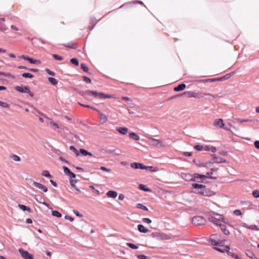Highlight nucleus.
Returning <instances> with one entry per match:
<instances>
[{
    "label": "nucleus",
    "mask_w": 259,
    "mask_h": 259,
    "mask_svg": "<svg viewBox=\"0 0 259 259\" xmlns=\"http://www.w3.org/2000/svg\"><path fill=\"white\" fill-rule=\"evenodd\" d=\"M254 146L257 149L259 150V141L256 140L254 142Z\"/></svg>",
    "instance_id": "052dcab7"
},
{
    "label": "nucleus",
    "mask_w": 259,
    "mask_h": 259,
    "mask_svg": "<svg viewBox=\"0 0 259 259\" xmlns=\"http://www.w3.org/2000/svg\"><path fill=\"white\" fill-rule=\"evenodd\" d=\"M0 75H5L6 76L12 77L13 78H14V76L9 73H6L5 72L0 71Z\"/></svg>",
    "instance_id": "5fc2aeb1"
},
{
    "label": "nucleus",
    "mask_w": 259,
    "mask_h": 259,
    "mask_svg": "<svg viewBox=\"0 0 259 259\" xmlns=\"http://www.w3.org/2000/svg\"><path fill=\"white\" fill-rule=\"evenodd\" d=\"M137 257L139 259H150L149 257H147V256L143 254L138 255H137Z\"/></svg>",
    "instance_id": "864d4df0"
},
{
    "label": "nucleus",
    "mask_w": 259,
    "mask_h": 259,
    "mask_svg": "<svg viewBox=\"0 0 259 259\" xmlns=\"http://www.w3.org/2000/svg\"><path fill=\"white\" fill-rule=\"evenodd\" d=\"M80 95L85 98V99H88L89 96L91 95L90 90H87L86 91H81L79 92Z\"/></svg>",
    "instance_id": "c85d7f7f"
},
{
    "label": "nucleus",
    "mask_w": 259,
    "mask_h": 259,
    "mask_svg": "<svg viewBox=\"0 0 259 259\" xmlns=\"http://www.w3.org/2000/svg\"><path fill=\"white\" fill-rule=\"evenodd\" d=\"M139 188L140 190L146 191V192H150L151 191V190L149 188H146V186L143 184H140L139 186Z\"/></svg>",
    "instance_id": "2f4dec72"
},
{
    "label": "nucleus",
    "mask_w": 259,
    "mask_h": 259,
    "mask_svg": "<svg viewBox=\"0 0 259 259\" xmlns=\"http://www.w3.org/2000/svg\"><path fill=\"white\" fill-rule=\"evenodd\" d=\"M73 212L78 217H82V215L80 214L77 210H73Z\"/></svg>",
    "instance_id": "774afa93"
},
{
    "label": "nucleus",
    "mask_w": 259,
    "mask_h": 259,
    "mask_svg": "<svg viewBox=\"0 0 259 259\" xmlns=\"http://www.w3.org/2000/svg\"><path fill=\"white\" fill-rule=\"evenodd\" d=\"M217 226H219L221 231L223 232V233L226 235H230V233L229 230L227 228L225 224H223V223H220L216 225Z\"/></svg>",
    "instance_id": "a211bd4d"
},
{
    "label": "nucleus",
    "mask_w": 259,
    "mask_h": 259,
    "mask_svg": "<svg viewBox=\"0 0 259 259\" xmlns=\"http://www.w3.org/2000/svg\"><path fill=\"white\" fill-rule=\"evenodd\" d=\"M30 107L33 110V111H32L33 113H34V114H36V113H37L41 116V115L40 114V113L41 112L39 111L37 109H36L34 106L31 105Z\"/></svg>",
    "instance_id": "c03bdc74"
},
{
    "label": "nucleus",
    "mask_w": 259,
    "mask_h": 259,
    "mask_svg": "<svg viewBox=\"0 0 259 259\" xmlns=\"http://www.w3.org/2000/svg\"><path fill=\"white\" fill-rule=\"evenodd\" d=\"M52 214L53 216L59 218H61L62 216L61 214L59 212H58V211H56V210H53L52 211Z\"/></svg>",
    "instance_id": "f704fd0d"
},
{
    "label": "nucleus",
    "mask_w": 259,
    "mask_h": 259,
    "mask_svg": "<svg viewBox=\"0 0 259 259\" xmlns=\"http://www.w3.org/2000/svg\"><path fill=\"white\" fill-rule=\"evenodd\" d=\"M65 219L66 220H68L69 221H70V222H72L73 221V218L70 216H68V215H66L65 216Z\"/></svg>",
    "instance_id": "338daca9"
},
{
    "label": "nucleus",
    "mask_w": 259,
    "mask_h": 259,
    "mask_svg": "<svg viewBox=\"0 0 259 259\" xmlns=\"http://www.w3.org/2000/svg\"><path fill=\"white\" fill-rule=\"evenodd\" d=\"M129 137L135 141H139L140 139V136L134 132L130 133Z\"/></svg>",
    "instance_id": "393cba45"
},
{
    "label": "nucleus",
    "mask_w": 259,
    "mask_h": 259,
    "mask_svg": "<svg viewBox=\"0 0 259 259\" xmlns=\"http://www.w3.org/2000/svg\"><path fill=\"white\" fill-rule=\"evenodd\" d=\"M226 241V239H222L221 240L217 241L214 239H211V245L214 246L223 247L225 246V243Z\"/></svg>",
    "instance_id": "ddd939ff"
},
{
    "label": "nucleus",
    "mask_w": 259,
    "mask_h": 259,
    "mask_svg": "<svg viewBox=\"0 0 259 259\" xmlns=\"http://www.w3.org/2000/svg\"><path fill=\"white\" fill-rule=\"evenodd\" d=\"M155 237L158 240H166L170 239V237L169 235L162 233H157L155 235Z\"/></svg>",
    "instance_id": "dca6fc26"
},
{
    "label": "nucleus",
    "mask_w": 259,
    "mask_h": 259,
    "mask_svg": "<svg viewBox=\"0 0 259 259\" xmlns=\"http://www.w3.org/2000/svg\"><path fill=\"white\" fill-rule=\"evenodd\" d=\"M18 207L22 210H23V211H28V212H31V210L30 209V208H29V207H27L25 205H24L23 204H19L18 205Z\"/></svg>",
    "instance_id": "c756f323"
},
{
    "label": "nucleus",
    "mask_w": 259,
    "mask_h": 259,
    "mask_svg": "<svg viewBox=\"0 0 259 259\" xmlns=\"http://www.w3.org/2000/svg\"><path fill=\"white\" fill-rule=\"evenodd\" d=\"M116 130L123 135H126L128 132V128L125 127H117Z\"/></svg>",
    "instance_id": "4be33fe9"
},
{
    "label": "nucleus",
    "mask_w": 259,
    "mask_h": 259,
    "mask_svg": "<svg viewBox=\"0 0 259 259\" xmlns=\"http://www.w3.org/2000/svg\"><path fill=\"white\" fill-rule=\"evenodd\" d=\"M53 57L57 60H58V61H61L63 60V58L61 57V56H60L58 55H56V54H53Z\"/></svg>",
    "instance_id": "49530a36"
},
{
    "label": "nucleus",
    "mask_w": 259,
    "mask_h": 259,
    "mask_svg": "<svg viewBox=\"0 0 259 259\" xmlns=\"http://www.w3.org/2000/svg\"><path fill=\"white\" fill-rule=\"evenodd\" d=\"M213 125L219 127L220 128H223L225 127V123L224 122V120L222 118H218L216 119L213 123Z\"/></svg>",
    "instance_id": "f8f14e48"
},
{
    "label": "nucleus",
    "mask_w": 259,
    "mask_h": 259,
    "mask_svg": "<svg viewBox=\"0 0 259 259\" xmlns=\"http://www.w3.org/2000/svg\"><path fill=\"white\" fill-rule=\"evenodd\" d=\"M192 223L196 226H201L205 224L206 220L201 216H195L192 218Z\"/></svg>",
    "instance_id": "39448f33"
},
{
    "label": "nucleus",
    "mask_w": 259,
    "mask_h": 259,
    "mask_svg": "<svg viewBox=\"0 0 259 259\" xmlns=\"http://www.w3.org/2000/svg\"><path fill=\"white\" fill-rule=\"evenodd\" d=\"M192 187L195 189H197L196 193H200L204 196H208V193L207 192H204V190L205 188V186L202 185V184H193Z\"/></svg>",
    "instance_id": "423d86ee"
},
{
    "label": "nucleus",
    "mask_w": 259,
    "mask_h": 259,
    "mask_svg": "<svg viewBox=\"0 0 259 259\" xmlns=\"http://www.w3.org/2000/svg\"><path fill=\"white\" fill-rule=\"evenodd\" d=\"M63 170H64V173L67 175H68L70 172H71L70 170H69V169L66 166H63Z\"/></svg>",
    "instance_id": "09e8293b"
},
{
    "label": "nucleus",
    "mask_w": 259,
    "mask_h": 259,
    "mask_svg": "<svg viewBox=\"0 0 259 259\" xmlns=\"http://www.w3.org/2000/svg\"><path fill=\"white\" fill-rule=\"evenodd\" d=\"M138 229L141 233H146L149 232V230L148 229H146L143 225H138Z\"/></svg>",
    "instance_id": "b1692460"
},
{
    "label": "nucleus",
    "mask_w": 259,
    "mask_h": 259,
    "mask_svg": "<svg viewBox=\"0 0 259 259\" xmlns=\"http://www.w3.org/2000/svg\"><path fill=\"white\" fill-rule=\"evenodd\" d=\"M219 154L223 156H227L228 155V152L225 151H221L219 152Z\"/></svg>",
    "instance_id": "0e129e2a"
},
{
    "label": "nucleus",
    "mask_w": 259,
    "mask_h": 259,
    "mask_svg": "<svg viewBox=\"0 0 259 259\" xmlns=\"http://www.w3.org/2000/svg\"><path fill=\"white\" fill-rule=\"evenodd\" d=\"M0 106L5 108H9L10 105L6 102L0 101Z\"/></svg>",
    "instance_id": "c9c22d12"
},
{
    "label": "nucleus",
    "mask_w": 259,
    "mask_h": 259,
    "mask_svg": "<svg viewBox=\"0 0 259 259\" xmlns=\"http://www.w3.org/2000/svg\"><path fill=\"white\" fill-rule=\"evenodd\" d=\"M22 76L25 78H31L33 77V75L29 73H24L22 74Z\"/></svg>",
    "instance_id": "ea45409f"
},
{
    "label": "nucleus",
    "mask_w": 259,
    "mask_h": 259,
    "mask_svg": "<svg viewBox=\"0 0 259 259\" xmlns=\"http://www.w3.org/2000/svg\"><path fill=\"white\" fill-rule=\"evenodd\" d=\"M48 80L50 81V82L53 85H56L58 83L57 80L55 78L53 77H50L48 78Z\"/></svg>",
    "instance_id": "473e14b6"
},
{
    "label": "nucleus",
    "mask_w": 259,
    "mask_h": 259,
    "mask_svg": "<svg viewBox=\"0 0 259 259\" xmlns=\"http://www.w3.org/2000/svg\"><path fill=\"white\" fill-rule=\"evenodd\" d=\"M107 195L109 197L115 198L117 196V193L115 191H109L107 193Z\"/></svg>",
    "instance_id": "cd10ccee"
},
{
    "label": "nucleus",
    "mask_w": 259,
    "mask_h": 259,
    "mask_svg": "<svg viewBox=\"0 0 259 259\" xmlns=\"http://www.w3.org/2000/svg\"><path fill=\"white\" fill-rule=\"evenodd\" d=\"M212 248L214 250H217L221 253L227 252V251H229V250H230V247L229 245L225 246V249H222L217 246H213Z\"/></svg>",
    "instance_id": "6ab92c4d"
},
{
    "label": "nucleus",
    "mask_w": 259,
    "mask_h": 259,
    "mask_svg": "<svg viewBox=\"0 0 259 259\" xmlns=\"http://www.w3.org/2000/svg\"><path fill=\"white\" fill-rule=\"evenodd\" d=\"M19 252L21 256L24 259H33V255L30 254L28 251H25L22 249H19Z\"/></svg>",
    "instance_id": "9b49d317"
},
{
    "label": "nucleus",
    "mask_w": 259,
    "mask_h": 259,
    "mask_svg": "<svg viewBox=\"0 0 259 259\" xmlns=\"http://www.w3.org/2000/svg\"><path fill=\"white\" fill-rule=\"evenodd\" d=\"M83 80L84 81H85L86 82H87V83H91V79L89 77H87V76H84L83 77Z\"/></svg>",
    "instance_id": "e2e57ef3"
},
{
    "label": "nucleus",
    "mask_w": 259,
    "mask_h": 259,
    "mask_svg": "<svg viewBox=\"0 0 259 259\" xmlns=\"http://www.w3.org/2000/svg\"><path fill=\"white\" fill-rule=\"evenodd\" d=\"M70 62H71L72 64H73L75 65H76V66H78V65H79V61H78V60L77 59H76V58H72V59H70Z\"/></svg>",
    "instance_id": "a19ab883"
},
{
    "label": "nucleus",
    "mask_w": 259,
    "mask_h": 259,
    "mask_svg": "<svg viewBox=\"0 0 259 259\" xmlns=\"http://www.w3.org/2000/svg\"><path fill=\"white\" fill-rule=\"evenodd\" d=\"M40 114L42 116L44 117L45 118L49 120V124L50 125L52 129H53L54 130H56L57 129L59 128V125L56 123L54 122L52 118L48 117L42 113H40Z\"/></svg>",
    "instance_id": "9d476101"
},
{
    "label": "nucleus",
    "mask_w": 259,
    "mask_h": 259,
    "mask_svg": "<svg viewBox=\"0 0 259 259\" xmlns=\"http://www.w3.org/2000/svg\"><path fill=\"white\" fill-rule=\"evenodd\" d=\"M81 69L85 72H88L89 71L88 67L84 64H81L80 65Z\"/></svg>",
    "instance_id": "a18cd8bd"
},
{
    "label": "nucleus",
    "mask_w": 259,
    "mask_h": 259,
    "mask_svg": "<svg viewBox=\"0 0 259 259\" xmlns=\"http://www.w3.org/2000/svg\"><path fill=\"white\" fill-rule=\"evenodd\" d=\"M131 166L135 169H147L148 166L143 165L141 163L134 162L131 164Z\"/></svg>",
    "instance_id": "f3484780"
},
{
    "label": "nucleus",
    "mask_w": 259,
    "mask_h": 259,
    "mask_svg": "<svg viewBox=\"0 0 259 259\" xmlns=\"http://www.w3.org/2000/svg\"><path fill=\"white\" fill-rule=\"evenodd\" d=\"M79 104L81 106H83V107H87V108H91L92 109H94V110H95L96 111H98V109H96L95 108L92 107V106H91L90 105H84V104H80L79 103Z\"/></svg>",
    "instance_id": "6e6d98bb"
},
{
    "label": "nucleus",
    "mask_w": 259,
    "mask_h": 259,
    "mask_svg": "<svg viewBox=\"0 0 259 259\" xmlns=\"http://www.w3.org/2000/svg\"><path fill=\"white\" fill-rule=\"evenodd\" d=\"M194 149L198 151H208L210 150L209 146L207 145H196L194 146Z\"/></svg>",
    "instance_id": "2eb2a0df"
},
{
    "label": "nucleus",
    "mask_w": 259,
    "mask_h": 259,
    "mask_svg": "<svg viewBox=\"0 0 259 259\" xmlns=\"http://www.w3.org/2000/svg\"><path fill=\"white\" fill-rule=\"evenodd\" d=\"M233 214L236 216H240L242 214V212L240 209H236L233 211Z\"/></svg>",
    "instance_id": "37998d69"
},
{
    "label": "nucleus",
    "mask_w": 259,
    "mask_h": 259,
    "mask_svg": "<svg viewBox=\"0 0 259 259\" xmlns=\"http://www.w3.org/2000/svg\"><path fill=\"white\" fill-rule=\"evenodd\" d=\"M137 207L138 208H140V209H143L144 210H146V211H148V208L143 205V204H141V203H138L137 204Z\"/></svg>",
    "instance_id": "4c0bfd02"
},
{
    "label": "nucleus",
    "mask_w": 259,
    "mask_h": 259,
    "mask_svg": "<svg viewBox=\"0 0 259 259\" xmlns=\"http://www.w3.org/2000/svg\"><path fill=\"white\" fill-rule=\"evenodd\" d=\"M235 73V71H232L225 75L218 77L211 78V83L217 81H223L230 78Z\"/></svg>",
    "instance_id": "20e7f679"
},
{
    "label": "nucleus",
    "mask_w": 259,
    "mask_h": 259,
    "mask_svg": "<svg viewBox=\"0 0 259 259\" xmlns=\"http://www.w3.org/2000/svg\"><path fill=\"white\" fill-rule=\"evenodd\" d=\"M90 94H91V95H92L94 97H95L96 98H97V96L98 95L99 92H98L97 91H90Z\"/></svg>",
    "instance_id": "4d7b16f0"
},
{
    "label": "nucleus",
    "mask_w": 259,
    "mask_h": 259,
    "mask_svg": "<svg viewBox=\"0 0 259 259\" xmlns=\"http://www.w3.org/2000/svg\"><path fill=\"white\" fill-rule=\"evenodd\" d=\"M69 149L74 152L77 156L79 155L78 151L73 146H70L69 147Z\"/></svg>",
    "instance_id": "58836bf2"
},
{
    "label": "nucleus",
    "mask_w": 259,
    "mask_h": 259,
    "mask_svg": "<svg viewBox=\"0 0 259 259\" xmlns=\"http://www.w3.org/2000/svg\"><path fill=\"white\" fill-rule=\"evenodd\" d=\"M15 89L19 92L27 93L30 97H33V93L30 90L29 87L28 86L24 87L16 86Z\"/></svg>",
    "instance_id": "0eeeda50"
},
{
    "label": "nucleus",
    "mask_w": 259,
    "mask_h": 259,
    "mask_svg": "<svg viewBox=\"0 0 259 259\" xmlns=\"http://www.w3.org/2000/svg\"><path fill=\"white\" fill-rule=\"evenodd\" d=\"M224 216L223 214L215 212L211 210V223L216 225L223 221Z\"/></svg>",
    "instance_id": "f03ea898"
},
{
    "label": "nucleus",
    "mask_w": 259,
    "mask_h": 259,
    "mask_svg": "<svg viewBox=\"0 0 259 259\" xmlns=\"http://www.w3.org/2000/svg\"><path fill=\"white\" fill-rule=\"evenodd\" d=\"M246 255L251 259H258L254 254V253L250 250L247 249L245 251Z\"/></svg>",
    "instance_id": "5701e85b"
},
{
    "label": "nucleus",
    "mask_w": 259,
    "mask_h": 259,
    "mask_svg": "<svg viewBox=\"0 0 259 259\" xmlns=\"http://www.w3.org/2000/svg\"><path fill=\"white\" fill-rule=\"evenodd\" d=\"M237 120L238 122H239L240 123H242L245 122H249V119L238 118V119H237Z\"/></svg>",
    "instance_id": "8fccbe9b"
},
{
    "label": "nucleus",
    "mask_w": 259,
    "mask_h": 259,
    "mask_svg": "<svg viewBox=\"0 0 259 259\" xmlns=\"http://www.w3.org/2000/svg\"><path fill=\"white\" fill-rule=\"evenodd\" d=\"M252 195L255 198L259 197V191L258 190H254L252 191Z\"/></svg>",
    "instance_id": "79ce46f5"
},
{
    "label": "nucleus",
    "mask_w": 259,
    "mask_h": 259,
    "mask_svg": "<svg viewBox=\"0 0 259 259\" xmlns=\"http://www.w3.org/2000/svg\"><path fill=\"white\" fill-rule=\"evenodd\" d=\"M46 71L47 72V73L50 75H52V76H54L55 75V73L52 71H51L50 70H49V69H46Z\"/></svg>",
    "instance_id": "bf43d9fd"
},
{
    "label": "nucleus",
    "mask_w": 259,
    "mask_h": 259,
    "mask_svg": "<svg viewBox=\"0 0 259 259\" xmlns=\"http://www.w3.org/2000/svg\"><path fill=\"white\" fill-rule=\"evenodd\" d=\"M97 111H98L99 116H100L99 122L101 124H104V123H106L108 120L107 116H106L105 114H104L103 113L100 111L99 110H98Z\"/></svg>",
    "instance_id": "4468645a"
},
{
    "label": "nucleus",
    "mask_w": 259,
    "mask_h": 259,
    "mask_svg": "<svg viewBox=\"0 0 259 259\" xmlns=\"http://www.w3.org/2000/svg\"><path fill=\"white\" fill-rule=\"evenodd\" d=\"M148 140L149 144L151 146L157 148H161L165 147V145L163 143L162 141L160 140L154 139L151 137H148Z\"/></svg>",
    "instance_id": "7ed1b4c3"
},
{
    "label": "nucleus",
    "mask_w": 259,
    "mask_h": 259,
    "mask_svg": "<svg viewBox=\"0 0 259 259\" xmlns=\"http://www.w3.org/2000/svg\"><path fill=\"white\" fill-rule=\"evenodd\" d=\"M97 98L101 99H105L107 98H111L112 96L111 95H108L103 93L99 92Z\"/></svg>",
    "instance_id": "a878e982"
},
{
    "label": "nucleus",
    "mask_w": 259,
    "mask_h": 259,
    "mask_svg": "<svg viewBox=\"0 0 259 259\" xmlns=\"http://www.w3.org/2000/svg\"><path fill=\"white\" fill-rule=\"evenodd\" d=\"M241 226L244 228H247V229H249L250 230H256V231L259 230V228L256 225H248L245 223H242L241 224Z\"/></svg>",
    "instance_id": "412c9836"
},
{
    "label": "nucleus",
    "mask_w": 259,
    "mask_h": 259,
    "mask_svg": "<svg viewBox=\"0 0 259 259\" xmlns=\"http://www.w3.org/2000/svg\"><path fill=\"white\" fill-rule=\"evenodd\" d=\"M142 220H143V221L145 223L150 224L152 222L151 220L148 218H143Z\"/></svg>",
    "instance_id": "13d9d810"
},
{
    "label": "nucleus",
    "mask_w": 259,
    "mask_h": 259,
    "mask_svg": "<svg viewBox=\"0 0 259 259\" xmlns=\"http://www.w3.org/2000/svg\"><path fill=\"white\" fill-rule=\"evenodd\" d=\"M228 161L222 157L217 156L216 154H211V163H227Z\"/></svg>",
    "instance_id": "1a4fd4ad"
},
{
    "label": "nucleus",
    "mask_w": 259,
    "mask_h": 259,
    "mask_svg": "<svg viewBox=\"0 0 259 259\" xmlns=\"http://www.w3.org/2000/svg\"><path fill=\"white\" fill-rule=\"evenodd\" d=\"M186 85L184 83H182L174 88V91L176 92H180L184 90L186 88Z\"/></svg>",
    "instance_id": "bb28decb"
},
{
    "label": "nucleus",
    "mask_w": 259,
    "mask_h": 259,
    "mask_svg": "<svg viewBox=\"0 0 259 259\" xmlns=\"http://www.w3.org/2000/svg\"><path fill=\"white\" fill-rule=\"evenodd\" d=\"M41 175L46 177L52 178V176L50 174L49 171L47 170H44L41 173Z\"/></svg>",
    "instance_id": "e433bc0d"
},
{
    "label": "nucleus",
    "mask_w": 259,
    "mask_h": 259,
    "mask_svg": "<svg viewBox=\"0 0 259 259\" xmlns=\"http://www.w3.org/2000/svg\"><path fill=\"white\" fill-rule=\"evenodd\" d=\"M100 169L102 170H104V171H107V172H110L111 171V169L110 168H108L106 167H104V166H101L100 167Z\"/></svg>",
    "instance_id": "680f3d73"
},
{
    "label": "nucleus",
    "mask_w": 259,
    "mask_h": 259,
    "mask_svg": "<svg viewBox=\"0 0 259 259\" xmlns=\"http://www.w3.org/2000/svg\"><path fill=\"white\" fill-rule=\"evenodd\" d=\"M127 246H128L129 247L134 249H137L139 248V246L137 245H135L132 243H126Z\"/></svg>",
    "instance_id": "72a5a7b5"
},
{
    "label": "nucleus",
    "mask_w": 259,
    "mask_h": 259,
    "mask_svg": "<svg viewBox=\"0 0 259 259\" xmlns=\"http://www.w3.org/2000/svg\"><path fill=\"white\" fill-rule=\"evenodd\" d=\"M205 177H206L205 175H199L198 174H195L194 175L189 173L181 174V178L187 181H196L198 179H202Z\"/></svg>",
    "instance_id": "f257e3e1"
},
{
    "label": "nucleus",
    "mask_w": 259,
    "mask_h": 259,
    "mask_svg": "<svg viewBox=\"0 0 259 259\" xmlns=\"http://www.w3.org/2000/svg\"><path fill=\"white\" fill-rule=\"evenodd\" d=\"M70 183L71 186L73 187L74 188L76 187V183H77L76 180H70Z\"/></svg>",
    "instance_id": "de8ad7c7"
},
{
    "label": "nucleus",
    "mask_w": 259,
    "mask_h": 259,
    "mask_svg": "<svg viewBox=\"0 0 259 259\" xmlns=\"http://www.w3.org/2000/svg\"><path fill=\"white\" fill-rule=\"evenodd\" d=\"M80 153L83 155V156H92L93 155L91 152H88L86 150L84 149H80Z\"/></svg>",
    "instance_id": "7c9ffc66"
},
{
    "label": "nucleus",
    "mask_w": 259,
    "mask_h": 259,
    "mask_svg": "<svg viewBox=\"0 0 259 259\" xmlns=\"http://www.w3.org/2000/svg\"><path fill=\"white\" fill-rule=\"evenodd\" d=\"M27 181L29 183H32L34 186L41 190L43 192H47L48 191V188L45 185L38 182H35L31 179H27Z\"/></svg>",
    "instance_id": "6e6552de"
},
{
    "label": "nucleus",
    "mask_w": 259,
    "mask_h": 259,
    "mask_svg": "<svg viewBox=\"0 0 259 259\" xmlns=\"http://www.w3.org/2000/svg\"><path fill=\"white\" fill-rule=\"evenodd\" d=\"M183 154L186 156L190 157L192 155V153L189 152H185L183 153Z\"/></svg>",
    "instance_id": "69168bd1"
},
{
    "label": "nucleus",
    "mask_w": 259,
    "mask_h": 259,
    "mask_svg": "<svg viewBox=\"0 0 259 259\" xmlns=\"http://www.w3.org/2000/svg\"><path fill=\"white\" fill-rule=\"evenodd\" d=\"M21 58L25 60L28 61L30 63L32 64H39L40 63V61L38 60H33L32 58L25 56L23 55L21 56Z\"/></svg>",
    "instance_id": "aec40b11"
},
{
    "label": "nucleus",
    "mask_w": 259,
    "mask_h": 259,
    "mask_svg": "<svg viewBox=\"0 0 259 259\" xmlns=\"http://www.w3.org/2000/svg\"><path fill=\"white\" fill-rule=\"evenodd\" d=\"M148 168H149L151 171L153 172H156L159 170L158 168L157 167H153V166H148Z\"/></svg>",
    "instance_id": "603ef678"
},
{
    "label": "nucleus",
    "mask_w": 259,
    "mask_h": 259,
    "mask_svg": "<svg viewBox=\"0 0 259 259\" xmlns=\"http://www.w3.org/2000/svg\"><path fill=\"white\" fill-rule=\"evenodd\" d=\"M12 158L15 161H20V158L19 156H18L17 155H13L12 156Z\"/></svg>",
    "instance_id": "3c124183"
}]
</instances>
